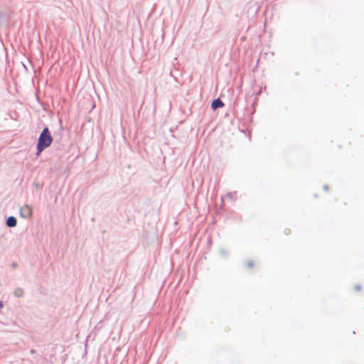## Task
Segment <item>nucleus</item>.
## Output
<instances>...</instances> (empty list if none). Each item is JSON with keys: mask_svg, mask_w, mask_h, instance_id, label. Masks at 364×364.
Listing matches in <instances>:
<instances>
[{"mask_svg": "<svg viewBox=\"0 0 364 364\" xmlns=\"http://www.w3.org/2000/svg\"><path fill=\"white\" fill-rule=\"evenodd\" d=\"M53 141V138L48 127H44L38 139L36 144V156H39L43 151L49 147Z\"/></svg>", "mask_w": 364, "mask_h": 364, "instance_id": "obj_1", "label": "nucleus"}, {"mask_svg": "<svg viewBox=\"0 0 364 364\" xmlns=\"http://www.w3.org/2000/svg\"><path fill=\"white\" fill-rule=\"evenodd\" d=\"M19 213L23 218H29L32 214L31 206H21Z\"/></svg>", "mask_w": 364, "mask_h": 364, "instance_id": "obj_2", "label": "nucleus"}, {"mask_svg": "<svg viewBox=\"0 0 364 364\" xmlns=\"http://www.w3.org/2000/svg\"><path fill=\"white\" fill-rule=\"evenodd\" d=\"M224 106V102L220 98L213 100L211 103V109L213 110H215L218 108L223 107Z\"/></svg>", "mask_w": 364, "mask_h": 364, "instance_id": "obj_3", "label": "nucleus"}, {"mask_svg": "<svg viewBox=\"0 0 364 364\" xmlns=\"http://www.w3.org/2000/svg\"><path fill=\"white\" fill-rule=\"evenodd\" d=\"M236 196V192H230L225 196V198L228 199L230 203H232L235 200ZM221 200L224 203V197H221Z\"/></svg>", "mask_w": 364, "mask_h": 364, "instance_id": "obj_4", "label": "nucleus"}, {"mask_svg": "<svg viewBox=\"0 0 364 364\" xmlns=\"http://www.w3.org/2000/svg\"><path fill=\"white\" fill-rule=\"evenodd\" d=\"M6 225L9 227H15L16 225V219L12 216L9 217L6 220Z\"/></svg>", "mask_w": 364, "mask_h": 364, "instance_id": "obj_5", "label": "nucleus"}, {"mask_svg": "<svg viewBox=\"0 0 364 364\" xmlns=\"http://www.w3.org/2000/svg\"><path fill=\"white\" fill-rule=\"evenodd\" d=\"M323 189L327 191L328 190V186L327 185L323 186Z\"/></svg>", "mask_w": 364, "mask_h": 364, "instance_id": "obj_6", "label": "nucleus"}, {"mask_svg": "<svg viewBox=\"0 0 364 364\" xmlns=\"http://www.w3.org/2000/svg\"><path fill=\"white\" fill-rule=\"evenodd\" d=\"M16 294L17 296H21V290H19V292L16 291Z\"/></svg>", "mask_w": 364, "mask_h": 364, "instance_id": "obj_7", "label": "nucleus"}, {"mask_svg": "<svg viewBox=\"0 0 364 364\" xmlns=\"http://www.w3.org/2000/svg\"><path fill=\"white\" fill-rule=\"evenodd\" d=\"M16 294L17 296H21V290H19V292L16 291Z\"/></svg>", "mask_w": 364, "mask_h": 364, "instance_id": "obj_8", "label": "nucleus"}, {"mask_svg": "<svg viewBox=\"0 0 364 364\" xmlns=\"http://www.w3.org/2000/svg\"><path fill=\"white\" fill-rule=\"evenodd\" d=\"M16 294L17 296H21V290H19V292L16 291Z\"/></svg>", "mask_w": 364, "mask_h": 364, "instance_id": "obj_9", "label": "nucleus"}, {"mask_svg": "<svg viewBox=\"0 0 364 364\" xmlns=\"http://www.w3.org/2000/svg\"><path fill=\"white\" fill-rule=\"evenodd\" d=\"M261 92H262V89H260V90L257 92V93L256 94V96H259V95L261 94Z\"/></svg>", "mask_w": 364, "mask_h": 364, "instance_id": "obj_10", "label": "nucleus"}, {"mask_svg": "<svg viewBox=\"0 0 364 364\" xmlns=\"http://www.w3.org/2000/svg\"><path fill=\"white\" fill-rule=\"evenodd\" d=\"M3 307V304L1 301H0V309H1Z\"/></svg>", "mask_w": 364, "mask_h": 364, "instance_id": "obj_11", "label": "nucleus"}, {"mask_svg": "<svg viewBox=\"0 0 364 364\" xmlns=\"http://www.w3.org/2000/svg\"><path fill=\"white\" fill-rule=\"evenodd\" d=\"M31 352V353H35V350H32Z\"/></svg>", "mask_w": 364, "mask_h": 364, "instance_id": "obj_12", "label": "nucleus"}]
</instances>
